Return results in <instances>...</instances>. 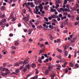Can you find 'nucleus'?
<instances>
[{
    "mask_svg": "<svg viewBox=\"0 0 79 79\" xmlns=\"http://www.w3.org/2000/svg\"><path fill=\"white\" fill-rule=\"evenodd\" d=\"M53 67H52L50 65H48V69H46L45 70V74L47 75L48 74V73H49V71L52 72V70L51 69Z\"/></svg>",
    "mask_w": 79,
    "mask_h": 79,
    "instance_id": "nucleus-1",
    "label": "nucleus"
},
{
    "mask_svg": "<svg viewBox=\"0 0 79 79\" xmlns=\"http://www.w3.org/2000/svg\"><path fill=\"white\" fill-rule=\"evenodd\" d=\"M6 20L5 19H3L1 20V22H0V25H1L4 23H5L6 22Z\"/></svg>",
    "mask_w": 79,
    "mask_h": 79,
    "instance_id": "nucleus-2",
    "label": "nucleus"
},
{
    "mask_svg": "<svg viewBox=\"0 0 79 79\" xmlns=\"http://www.w3.org/2000/svg\"><path fill=\"white\" fill-rule=\"evenodd\" d=\"M28 60H29V59H27L26 60H24V61H23V65H24L25 64H28L29 63V62L28 61Z\"/></svg>",
    "mask_w": 79,
    "mask_h": 79,
    "instance_id": "nucleus-3",
    "label": "nucleus"
},
{
    "mask_svg": "<svg viewBox=\"0 0 79 79\" xmlns=\"http://www.w3.org/2000/svg\"><path fill=\"white\" fill-rule=\"evenodd\" d=\"M27 5L28 6L31 5V7H34V5H33V2H27Z\"/></svg>",
    "mask_w": 79,
    "mask_h": 79,
    "instance_id": "nucleus-4",
    "label": "nucleus"
},
{
    "mask_svg": "<svg viewBox=\"0 0 79 79\" xmlns=\"http://www.w3.org/2000/svg\"><path fill=\"white\" fill-rule=\"evenodd\" d=\"M45 51V50H43V49H42V50H40L39 51V55H40V54H41L43 53H44V52Z\"/></svg>",
    "mask_w": 79,
    "mask_h": 79,
    "instance_id": "nucleus-5",
    "label": "nucleus"
},
{
    "mask_svg": "<svg viewBox=\"0 0 79 79\" xmlns=\"http://www.w3.org/2000/svg\"><path fill=\"white\" fill-rule=\"evenodd\" d=\"M30 18H27L25 17H23V20L25 21L28 22L29 21V19Z\"/></svg>",
    "mask_w": 79,
    "mask_h": 79,
    "instance_id": "nucleus-6",
    "label": "nucleus"
},
{
    "mask_svg": "<svg viewBox=\"0 0 79 79\" xmlns=\"http://www.w3.org/2000/svg\"><path fill=\"white\" fill-rule=\"evenodd\" d=\"M5 9L6 7L4 6H2L1 7V10L2 11H5Z\"/></svg>",
    "mask_w": 79,
    "mask_h": 79,
    "instance_id": "nucleus-7",
    "label": "nucleus"
},
{
    "mask_svg": "<svg viewBox=\"0 0 79 79\" xmlns=\"http://www.w3.org/2000/svg\"><path fill=\"white\" fill-rule=\"evenodd\" d=\"M40 20H37V21H36V22L35 23V25H36V26L39 24V23H40Z\"/></svg>",
    "mask_w": 79,
    "mask_h": 79,
    "instance_id": "nucleus-8",
    "label": "nucleus"
},
{
    "mask_svg": "<svg viewBox=\"0 0 79 79\" xmlns=\"http://www.w3.org/2000/svg\"><path fill=\"white\" fill-rule=\"evenodd\" d=\"M51 77V79H54V77H55V74H53V75L51 74L50 75Z\"/></svg>",
    "mask_w": 79,
    "mask_h": 79,
    "instance_id": "nucleus-9",
    "label": "nucleus"
},
{
    "mask_svg": "<svg viewBox=\"0 0 79 79\" xmlns=\"http://www.w3.org/2000/svg\"><path fill=\"white\" fill-rule=\"evenodd\" d=\"M56 15L53 14V15H52L51 16H50V17H51V18H52V19H53L54 18H55V19L56 18Z\"/></svg>",
    "mask_w": 79,
    "mask_h": 79,
    "instance_id": "nucleus-10",
    "label": "nucleus"
},
{
    "mask_svg": "<svg viewBox=\"0 0 79 79\" xmlns=\"http://www.w3.org/2000/svg\"><path fill=\"white\" fill-rule=\"evenodd\" d=\"M78 65V64H76L75 65V66L74 68V69H76L78 68H79V66Z\"/></svg>",
    "mask_w": 79,
    "mask_h": 79,
    "instance_id": "nucleus-11",
    "label": "nucleus"
},
{
    "mask_svg": "<svg viewBox=\"0 0 79 79\" xmlns=\"http://www.w3.org/2000/svg\"><path fill=\"white\" fill-rule=\"evenodd\" d=\"M56 57L59 60H61V55H59L57 56Z\"/></svg>",
    "mask_w": 79,
    "mask_h": 79,
    "instance_id": "nucleus-12",
    "label": "nucleus"
},
{
    "mask_svg": "<svg viewBox=\"0 0 79 79\" xmlns=\"http://www.w3.org/2000/svg\"><path fill=\"white\" fill-rule=\"evenodd\" d=\"M64 57H66L68 54V52L67 51H65L64 52Z\"/></svg>",
    "mask_w": 79,
    "mask_h": 79,
    "instance_id": "nucleus-13",
    "label": "nucleus"
},
{
    "mask_svg": "<svg viewBox=\"0 0 79 79\" xmlns=\"http://www.w3.org/2000/svg\"><path fill=\"white\" fill-rule=\"evenodd\" d=\"M52 8V7H50V8H51V11L52 12H56V9H53Z\"/></svg>",
    "mask_w": 79,
    "mask_h": 79,
    "instance_id": "nucleus-14",
    "label": "nucleus"
},
{
    "mask_svg": "<svg viewBox=\"0 0 79 79\" xmlns=\"http://www.w3.org/2000/svg\"><path fill=\"white\" fill-rule=\"evenodd\" d=\"M34 12H35V14H39V15L40 14V12H39V11H38V12H36L35 11V10L34 11Z\"/></svg>",
    "mask_w": 79,
    "mask_h": 79,
    "instance_id": "nucleus-15",
    "label": "nucleus"
},
{
    "mask_svg": "<svg viewBox=\"0 0 79 79\" xmlns=\"http://www.w3.org/2000/svg\"><path fill=\"white\" fill-rule=\"evenodd\" d=\"M1 70L2 71H5L6 70V69L5 68H2V67L0 68Z\"/></svg>",
    "mask_w": 79,
    "mask_h": 79,
    "instance_id": "nucleus-16",
    "label": "nucleus"
},
{
    "mask_svg": "<svg viewBox=\"0 0 79 79\" xmlns=\"http://www.w3.org/2000/svg\"><path fill=\"white\" fill-rule=\"evenodd\" d=\"M58 49V48H57V51L59 52V53L62 52V51H61V49Z\"/></svg>",
    "mask_w": 79,
    "mask_h": 79,
    "instance_id": "nucleus-17",
    "label": "nucleus"
},
{
    "mask_svg": "<svg viewBox=\"0 0 79 79\" xmlns=\"http://www.w3.org/2000/svg\"><path fill=\"white\" fill-rule=\"evenodd\" d=\"M64 11H65V12H70V10L69 9H67V8L64 9Z\"/></svg>",
    "mask_w": 79,
    "mask_h": 79,
    "instance_id": "nucleus-18",
    "label": "nucleus"
},
{
    "mask_svg": "<svg viewBox=\"0 0 79 79\" xmlns=\"http://www.w3.org/2000/svg\"><path fill=\"white\" fill-rule=\"evenodd\" d=\"M50 40H51L53 39V38L52 35L51 34H50Z\"/></svg>",
    "mask_w": 79,
    "mask_h": 79,
    "instance_id": "nucleus-19",
    "label": "nucleus"
},
{
    "mask_svg": "<svg viewBox=\"0 0 79 79\" xmlns=\"http://www.w3.org/2000/svg\"><path fill=\"white\" fill-rule=\"evenodd\" d=\"M6 73H1V76H5L6 75Z\"/></svg>",
    "mask_w": 79,
    "mask_h": 79,
    "instance_id": "nucleus-20",
    "label": "nucleus"
},
{
    "mask_svg": "<svg viewBox=\"0 0 79 79\" xmlns=\"http://www.w3.org/2000/svg\"><path fill=\"white\" fill-rule=\"evenodd\" d=\"M19 65V64L18 63H15V65H14V66H18Z\"/></svg>",
    "mask_w": 79,
    "mask_h": 79,
    "instance_id": "nucleus-21",
    "label": "nucleus"
},
{
    "mask_svg": "<svg viewBox=\"0 0 79 79\" xmlns=\"http://www.w3.org/2000/svg\"><path fill=\"white\" fill-rule=\"evenodd\" d=\"M38 7L37 6H35V9L36 10V12H38L39 11V10L38 9Z\"/></svg>",
    "mask_w": 79,
    "mask_h": 79,
    "instance_id": "nucleus-22",
    "label": "nucleus"
},
{
    "mask_svg": "<svg viewBox=\"0 0 79 79\" xmlns=\"http://www.w3.org/2000/svg\"><path fill=\"white\" fill-rule=\"evenodd\" d=\"M13 15V14L12 13H11V15L10 16V17H9V19H11L12 18V16Z\"/></svg>",
    "mask_w": 79,
    "mask_h": 79,
    "instance_id": "nucleus-23",
    "label": "nucleus"
},
{
    "mask_svg": "<svg viewBox=\"0 0 79 79\" xmlns=\"http://www.w3.org/2000/svg\"><path fill=\"white\" fill-rule=\"evenodd\" d=\"M5 15H2V16H0V18L1 19H3L4 18H5Z\"/></svg>",
    "mask_w": 79,
    "mask_h": 79,
    "instance_id": "nucleus-24",
    "label": "nucleus"
},
{
    "mask_svg": "<svg viewBox=\"0 0 79 79\" xmlns=\"http://www.w3.org/2000/svg\"><path fill=\"white\" fill-rule=\"evenodd\" d=\"M74 35V33H73L72 35H69L70 38H73V36Z\"/></svg>",
    "mask_w": 79,
    "mask_h": 79,
    "instance_id": "nucleus-25",
    "label": "nucleus"
},
{
    "mask_svg": "<svg viewBox=\"0 0 79 79\" xmlns=\"http://www.w3.org/2000/svg\"><path fill=\"white\" fill-rule=\"evenodd\" d=\"M44 19H45V21H46V22H48V19L46 18V17H44Z\"/></svg>",
    "mask_w": 79,
    "mask_h": 79,
    "instance_id": "nucleus-26",
    "label": "nucleus"
},
{
    "mask_svg": "<svg viewBox=\"0 0 79 79\" xmlns=\"http://www.w3.org/2000/svg\"><path fill=\"white\" fill-rule=\"evenodd\" d=\"M69 65H70V66L72 67H74V65H73V64L72 63H70Z\"/></svg>",
    "mask_w": 79,
    "mask_h": 79,
    "instance_id": "nucleus-27",
    "label": "nucleus"
},
{
    "mask_svg": "<svg viewBox=\"0 0 79 79\" xmlns=\"http://www.w3.org/2000/svg\"><path fill=\"white\" fill-rule=\"evenodd\" d=\"M57 20L58 21H59L61 20V19H60V18H59L58 16H57Z\"/></svg>",
    "mask_w": 79,
    "mask_h": 79,
    "instance_id": "nucleus-28",
    "label": "nucleus"
},
{
    "mask_svg": "<svg viewBox=\"0 0 79 79\" xmlns=\"http://www.w3.org/2000/svg\"><path fill=\"white\" fill-rule=\"evenodd\" d=\"M35 70L36 72H35V73L36 74H38L39 73V70H37V69H36Z\"/></svg>",
    "mask_w": 79,
    "mask_h": 79,
    "instance_id": "nucleus-29",
    "label": "nucleus"
},
{
    "mask_svg": "<svg viewBox=\"0 0 79 79\" xmlns=\"http://www.w3.org/2000/svg\"><path fill=\"white\" fill-rule=\"evenodd\" d=\"M36 67V64H32V68H35Z\"/></svg>",
    "mask_w": 79,
    "mask_h": 79,
    "instance_id": "nucleus-30",
    "label": "nucleus"
},
{
    "mask_svg": "<svg viewBox=\"0 0 79 79\" xmlns=\"http://www.w3.org/2000/svg\"><path fill=\"white\" fill-rule=\"evenodd\" d=\"M42 25H40L39 26L37 27V28H38V29H41V28H42Z\"/></svg>",
    "mask_w": 79,
    "mask_h": 79,
    "instance_id": "nucleus-31",
    "label": "nucleus"
},
{
    "mask_svg": "<svg viewBox=\"0 0 79 79\" xmlns=\"http://www.w3.org/2000/svg\"><path fill=\"white\" fill-rule=\"evenodd\" d=\"M64 2H63V3H64V4H66L67 3V0H64Z\"/></svg>",
    "mask_w": 79,
    "mask_h": 79,
    "instance_id": "nucleus-32",
    "label": "nucleus"
},
{
    "mask_svg": "<svg viewBox=\"0 0 79 79\" xmlns=\"http://www.w3.org/2000/svg\"><path fill=\"white\" fill-rule=\"evenodd\" d=\"M19 72V70L18 69H16V73H18Z\"/></svg>",
    "mask_w": 79,
    "mask_h": 79,
    "instance_id": "nucleus-33",
    "label": "nucleus"
},
{
    "mask_svg": "<svg viewBox=\"0 0 79 79\" xmlns=\"http://www.w3.org/2000/svg\"><path fill=\"white\" fill-rule=\"evenodd\" d=\"M0 25H1V27H5L6 26V23H4L3 24H2Z\"/></svg>",
    "mask_w": 79,
    "mask_h": 79,
    "instance_id": "nucleus-34",
    "label": "nucleus"
},
{
    "mask_svg": "<svg viewBox=\"0 0 79 79\" xmlns=\"http://www.w3.org/2000/svg\"><path fill=\"white\" fill-rule=\"evenodd\" d=\"M25 67L27 68L28 69H29V65L27 64V65H25Z\"/></svg>",
    "mask_w": 79,
    "mask_h": 79,
    "instance_id": "nucleus-35",
    "label": "nucleus"
},
{
    "mask_svg": "<svg viewBox=\"0 0 79 79\" xmlns=\"http://www.w3.org/2000/svg\"><path fill=\"white\" fill-rule=\"evenodd\" d=\"M39 63L41 64L42 63V59H41V58H40L39 60Z\"/></svg>",
    "mask_w": 79,
    "mask_h": 79,
    "instance_id": "nucleus-36",
    "label": "nucleus"
},
{
    "mask_svg": "<svg viewBox=\"0 0 79 79\" xmlns=\"http://www.w3.org/2000/svg\"><path fill=\"white\" fill-rule=\"evenodd\" d=\"M53 22L56 23H57V21L56 19H53L52 20Z\"/></svg>",
    "mask_w": 79,
    "mask_h": 79,
    "instance_id": "nucleus-37",
    "label": "nucleus"
},
{
    "mask_svg": "<svg viewBox=\"0 0 79 79\" xmlns=\"http://www.w3.org/2000/svg\"><path fill=\"white\" fill-rule=\"evenodd\" d=\"M15 46H17L18 45H19V43L16 42V43H15Z\"/></svg>",
    "mask_w": 79,
    "mask_h": 79,
    "instance_id": "nucleus-38",
    "label": "nucleus"
},
{
    "mask_svg": "<svg viewBox=\"0 0 79 79\" xmlns=\"http://www.w3.org/2000/svg\"><path fill=\"white\" fill-rule=\"evenodd\" d=\"M42 1V0H38V1H37V2L38 3H41V2Z\"/></svg>",
    "mask_w": 79,
    "mask_h": 79,
    "instance_id": "nucleus-39",
    "label": "nucleus"
},
{
    "mask_svg": "<svg viewBox=\"0 0 79 79\" xmlns=\"http://www.w3.org/2000/svg\"><path fill=\"white\" fill-rule=\"evenodd\" d=\"M33 42V40L31 39H29V42H30V43H31V42Z\"/></svg>",
    "mask_w": 79,
    "mask_h": 79,
    "instance_id": "nucleus-40",
    "label": "nucleus"
},
{
    "mask_svg": "<svg viewBox=\"0 0 79 79\" xmlns=\"http://www.w3.org/2000/svg\"><path fill=\"white\" fill-rule=\"evenodd\" d=\"M23 67H24V65H23L21 67H19V69H23Z\"/></svg>",
    "mask_w": 79,
    "mask_h": 79,
    "instance_id": "nucleus-41",
    "label": "nucleus"
},
{
    "mask_svg": "<svg viewBox=\"0 0 79 79\" xmlns=\"http://www.w3.org/2000/svg\"><path fill=\"white\" fill-rule=\"evenodd\" d=\"M76 11H78L77 14H79V9H77L75 10Z\"/></svg>",
    "mask_w": 79,
    "mask_h": 79,
    "instance_id": "nucleus-42",
    "label": "nucleus"
},
{
    "mask_svg": "<svg viewBox=\"0 0 79 79\" xmlns=\"http://www.w3.org/2000/svg\"><path fill=\"white\" fill-rule=\"evenodd\" d=\"M23 72H26V71H27V69H26V68H25L23 69Z\"/></svg>",
    "mask_w": 79,
    "mask_h": 79,
    "instance_id": "nucleus-43",
    "label": "nucleus"
},
{
    "mask_svg": "<svg viewBox=\"0 0 79 79\" xmlns=\"http://www.w3.org/2000/svg\"><path fill=\"white\" fill-rule=\"evenodd\" d=\"M19 64H23V61H20V62H19Z\"/></svg>",
    "mask_w": 79,
    "mask_h": 79,
    "instance_id": "nucleus-44",
    "label": "nucleus"
},
{
    "mask_svg": "<svg viewBox=\"0 0 79 79\" xmlns=\"http://www.w3.org/2000/svg\"><path fill=\"white\" fill-rule=\"evenodd\" d=\"M26 5V6L27 5V3H23V4H22V6H23V7H24V5Z\"/></svg>",
    "mask_w": 79,
    "mask_h": 79,
    "instance_id": "nucleus-45",
    "label": "nucleus"
},
{
    "mask_svg": "<svg viewBox=\"0 0 79 79\" xmlns=\"http://www.w3.org/2000/svg\"><path fill=\"white\" fill-rule=\"evenodd\" d=\"M12 49L14 50L16 49V47H15L14 46H12Z\"/></svg>",
    "mask_w": 79,
    "mask_h": 79,
    "instance_id": "nucleus-46",
    "label": "nucleus"
},
{
    "mask_svg": "<svg viewBox=\"0 0 79 79\" xmlns=\"http://www.w3.org/2000/svg\"><path fill=\"white\" fill-rule=\"evenodd\" d=\"M64 72H65L66 73H68V70L67 69H64Z\"/></svg>",
    "mask_w": 79,
    "mask_h": 79,
    "instance_id": "nucleus-47",
    "label": "nucleus"
},
{
    "mask_svg": "<svg viewBox=\"0 0 79 79\" xmlns=\"http://www.w3.org/2000/svg\"><path fill=\"white\" fill-rule=\"evenodd\" d=\"M57 67L59 68H61V65H59V64H57L56 65Z\"/></svg>",
    "mask_w": 79,
    "mask_h": 79,
    "instance_id": "nucleus-48",
    "label": "nucleus"
},
{
    "mask_svg": "<svg viewBox=\"0 0 79 79\" xmlns=\"http://www.w3.org/2000/svg\"><path fill=\"white\" fill-rule=\"evenodd\" d=\"M62 16H63V15H62V14H59V17H62Z\"/></svg>",
    "mask_w": 79,
    "mask_h": 79,
    "instance_id": "nucleus-49",
    "label": "nucleus"
},
{
    "mask_svg": "<svg viewBox=\"0 0 79 79\" xmlns=\"http://www.w3.org/2000/svg\"><path fill=\"white\" fill-rule=\"evenodd\" d=\"M40 59H42L43 60L44 59V56H41V58H40Z\"/></svg>",
    "mask_w": 79,
    "mask_h": 79,
    "instance_id": "nucleus-50",
    "label": "nucleus"
},
{
    "mask_svg": "<svg viewBox=\"0 0 79 79\" xmlns=\"http://www.w3.org/2000/svg\"><path fill=\"white\" fill-rule=\"evenodd\" d=\"M63 14H64V15L66 16V15H67L68 13L67 12H64L63 13Z\"/></svg>",
    "mask_w": 79,
    "mask_h": 79,
    "instance_id": "nucleus-51",
    "label": "nucleus"
},
{
    "mask_svg": "<svg viewBox=\"0 0 79 79\" xmlns=\"http://www.w3.org/2000/svg\"><path fill=\"white\" fill-rule=\"evenodd\" d=\"M32 22H31V20H30V21H29V23L31 25H32L33 24V23Z\"/></svg>",
    "mask_w": 79,
    "mask_h": 79,
    "instance_id": "nucleus-52",
    "label": "nucleus"
},
{
    "mask_svg": "<svg viewBox=\"0 0 79 79\" xmlns=\"http://www.w3.org/2000/svg\"><path fill=\"white\" fill-rule=\"evenodd\" d=\"M77 39V37H74V38H73V39H72V40H76V39Z\"/></svg>",
    "mask_w": 79,
    "mask_h": 79,
    "instance_id": "nucleus-53",
    "label": "nucleus"
},
{
    "mask_svg": "<svg viewBox=\"0 0 79 79\" xmlns=\"http://www.w3.org/2000/svg\"><path fill=\"white\" fill-rule=\"evenodd\" d=\"M33 31V30L32 29H29V32H32Z\"/></svg>",
    "mask_w": 79,
    "mask_h": 79,
    "instance_id": "nucleus-54",
    "label": "nucleus"
},
{
    "mask_svg": "<svg viewBox=\"0 0 79 79\" xmlns=\"http://www.w3.org/2000/svg\"><path fill=\"white\" fill-rule=\"evenodd\" d=\"M23 13H24V14H25V12L26 11V10H25V9H23Z\"/></svg>",
    "mask_w": 79,
    "mask_h": 79,
    "instance_id": "nucleus-55",
    "label": "nucleus"
},
{
    "mask_svg": "<svg viewBox=\"0 0 79 79\" xmlns=\"http://www.w3.org/2000/svg\"><path fill=\"white\" fill-rule=\"evenodd\" d=\"M9 36H10V37H12L13 36V34H10V35H9Z\"/></svg>",
    "mask_w": 79,
    "mask_h": 79,
    "instance_id": "nucleus-56",
    "label": "nucleus"
},
{
    "mask_svg": "<svg viewBox=\"0 0 79 79\" xmlns=\"http://www.w3.org/2000/svg\"><path fill=\"white\" fill-rule=\"evenodd\" d=\"M44 41V39L43 38H40V41Z\"/></svg>",
    "mask_w": 79,
    "mask_h": 79,
    "instance_id": "nucleus-57",
    "label": "nucleus"
},
{
    "mask_svg": "<svg viewBox=\"0 0 79 79\" xmlns=\"http://www.w3.org/2000/svg\"><path fill=\"white\" fill-rule=\"evenodd\" d=\"M71 58V55L70 54H69V56H68V58L70 59Z\"/></svg>",
    "mask_w": 79,
    "mask_h": 79,
    "instance_id": "nucleus-58",
    "label": "nucleus"
},
{
    "mask_svg": "<svg viewBox=\"0 0 79 79\" xmlns=\"http://www.w3.org/2000/svg\"><path fill=\"white\" fill-rule=\"evenodd\" d=\"M60 27L61 28H63V23H62V24L60 25Z\"/></svg>",
    "mask_w": 79,
    "mask_h": 79,
    "instance_id": "nucleus-59",
    "label": "nucleus"
},
{
    "mask_svg": "<svg viewBox=\"0 0 79 79\" xmlns=\"http://www.w3.org/2000/svg\"><path fill=\"white\" fill-rule=\"evenodd\" d=\"M40 47L41 48L43 47H44V45H43V44H40Z\"/></svg>",
    "mask_w": 79,
    "mask_h": 79,
    "instance_id": "nucleus-60",
    "label": "nucleus"
},
{
    "mask_svg": "<svg viewBox=\"0 0 79 79\" xmlns=\"http://www.w3.org/2000/svg\"><path fill=\"white\" fill-rule=\"evenodd\" d=\"M16 6V4L15 3H13V4H12V6L14 7V6Z\"/></svg>",
    "mask_w": 79,
    "mask_h": 79,
    "instance_id": "nucleus-61",
    "label": "nucleus"
},
{
    "mask_svg": "<svg viewBox=\"0 0 79 79\" xmlns=\"http://www.w3.org/2000/svg\"><path fill=\"white\" fill-rule=\"evenodd\" d=\"M60 10L61 11H62L63 12H64V10H63V9L62 8H60V10Z\"/></svg>",
    "mask_w": 79,
    "mask_h": 79,
    "instance_id": "nucleus-62",
    "label": "nucleus"
},
{
    "mask_svg": "<svg viewBox=\"0 0 79 79\" xmlns=\"http://www.w3.org/2000/svg\"><path fill=\"white\" fill-rule=\"evenodd\" d=\"M18 26L19 27H21V24L20 23H18Z\"/></svg>",
    "mask_w": 79,
    "mask_h": 79,
    "instance_id": "nucleus-63",
    "label": "nucleus"
},
{
    "mask_svg": "<svg viewBox=\"0 0 79 79\" xmlns=\"http://www.w3.org/2000/svg\"><path fill=\"white\" fill-rule=\"evenodd\" d=\"M67 16L68 17V18H70V14H69L67 15Z\"/></svg>",
    "mask_w": 79,
    "mask_h": 79,
    "instance_id": "nucleus-64",
    "label": "nucleus"
}]
</instances>
